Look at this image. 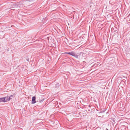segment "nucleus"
<instances>
[{"label": "nucleus", "instance_id": "1", "mask_svg": "<svg viewBox=\"0 0 130 130\" xmlns=\"http://www.w3.org/2000/svg\"><path fill=\"white\" fill-rule=\"evenodd\" d=\"M65 53L68 54L69 55L74 56L77 59L78 58V55L73 52H70L68 53Z\"/></svg>", "mask_w": 130, "mask_h": 130}, {"label": "nucleus", "instance_id": "2", "mask_svg": "<svg viewBox=\"0 0 130 130\" xmlns=\"http://www.w3.org/2000/svg\"><path fill=\"white\" fill-rule=\"evenodd\" d=\"M86 54L82 52H81L80 53L79 55H78V58L79 59H82L85 56Z\"/></svg>", "mask_w": 130, "mask_h": 130}, {"label": "nucleus", "instance_id": "3", "mask_svg": "<svg viewBox=\"0 0 130 130\" xmlns=\"http://www.w3.org/2000/svg\"><path fill=\"white\" fill-rule=\"evenodd\" d=\"M36 98L35 96H34L32 97L31 102L32 104H33L36 103Z\"/></svg>", "mask_w": 130, "mask_h": 130}, {"label": "nucleus", "instance_id": "4", "mask_svg": "<svg viewBox=\"0 0 130 130\" xmlns=\"http://www.w3.org/2000/svg\"><path fill=\"white\" fill-rule=\"evenodd\" d=\"M5 98L3 97L0 98V102H5Z\"/></svg>", "mask_w": 130, "mask_h": 130}, {"label": "nucleus", "instance_id": "5", "mask_svg": "<svg viewBox=\"0 0 130 130\" xmlns=\"http://www.w3.org/2000/svg\"><path fill=\"white\" fill-rule=\"evenodd\" d=\"M4 98H5V102H6L8 101H9L10 100V98L9 97V96H7V97Z\"/></svg>", "mask_w": 130, "mask_h": 130}, {"label": "nucleus", "instance_id": "6", "mask_svg": "<svg viewBox=\"0 0 130 130\" xmlns=\"http://www.w3.org/2000/svg\"><path fill=\"white\" fill-rule=\"evenodd\" d=\"M15 96L14 95H11L9 96V97L10 98V99H12Z\"/></svg>", "mask_w": 130, "mask_h": 130}, {"label": "nucleus", "instance_id": "7", "mask_svg": "<svg viewBox=\"0 0 130 130\" xmlns=\"http://www.w3.org/2000/svg\"><path fill=\"white\" fill-rule=\"evenodd\" d=\"M44 99H42L41 100H39V102L40 103H41L44 100Z\"/></svg>", "mask_w": 130, "mask_h": 130}, {"label": "nucleus", "instance_id": "8", "mask_svg": "<svg viewBox=\"0 0 130 130\" xmlns=\"http://www.w3.org/2000/svg\"><path fill=\"white\" fill-rule=\"evenodd\" d=\"M105 111V110H102V111H100V113H103Z\"/></svg>", "mask_w": 130, "mask_h": 130}, {"label": "nucleus", "instance_id": "9", "mask_svg": "<svg viewBox=\"0 0 130 130\" xmlns=\"http://www.w3.org/2000/svg\"><path fill=\"white\" fill-rule=\"evenodd\" d=\"M58 85H59V84L58 83L56 85V87H57V86H58Z\"/></svg>", "mask_w": 130, "mask_h": 130}, {"label": "nucleus", "instance_id": "10", "mask_svg": "<svg viewBox=\"0 0 130 130\" xmlns=\"http://www.w3.org/2000/svg\"><path fill=\"white\" fill-rule=\"evenodd\" d=\"M106 130H109L108 129L106 128Z\"/></svg>", "mask_w": 130, "mask_h": 130}, {"label": "nucleus", "instance_id": "11", "mask_svg": "<svg viewBox=\"0 0 130 130\" xmlns=\"http://www.w3.org/2000/svg\"><path fill=\"white\" fill-rule=\"evenodd\" d=\"M47 38H48V39L49 38V37H47Z\"/></svg>", "mask_w": 130, "mask_h": 130}, {"label": "nucleus", "instance_id": "12", "mask_svg": "<svg viewBox=\"0 0 130 130\" xmlns=\"http://www.w3.org/2000/svg\"><path fill=\"white\" fill-rule=\"evenodd\" d=\"M27 60L28 61V60Z\"/></svg>", "mask_w": 130, "mask_h": 130}, {"label": "nucleus", "instance_id": "13", "mask_svg": "<svg viewBox=\"0 0 130 130\" xmlns=\"http://www.w3.org/2000/svg\"><path fill=\"white\" fill-rule=\"evenodd\" d=\"M27 60L28 61V60Z\"/></svg>", "mask_w": 130, "mask_h": 130}, {"label": "nucleus", "instance_id": "14", "mask_svg": "<svg viewBox=\"0 0 130 130\" xmlns=\"http://www.w3.org/2000/svg\"><path fill=\"white\" fill-rule=\"evenodd\" d=\"M88 111H90V110H88Z\"/></svg>", "mask_w": 130, "mask_h": 130}]
</instances>
